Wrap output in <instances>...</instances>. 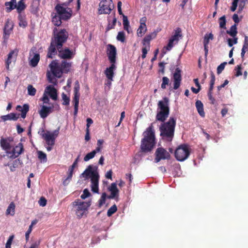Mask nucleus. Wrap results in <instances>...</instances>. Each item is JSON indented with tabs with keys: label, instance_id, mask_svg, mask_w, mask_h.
Here are the masks:
<instances>
[{
	"label": "nucleus",
	"instance_id": "1",
	"mask_svg": "<svg viewBox=\"0 0 248 248\" xmlns=\"http://www.w3.org/2000/svg\"><path fill=\"white\" fill-rule=\"evenodd\" d=\"M49 66L50 71H48L46 74L48 80L54 85H56V78H60L63 72H68L70 71L71 63L63 61L60 65L56 61H53Z\"/></svg>",
	"mask_w": 248,
	"mask_h": 248
},
{
	"label": "nucleus",
	"instance_id": "2",
	"mask_svg": "<svg viewBox=\"0 0 248 248\" xmlns=\"http://www.w3.org/2000/svg\"><path fill=\"white\" fill-rule=\"evenodd\" d=\"M143 135L144 138L141 141V150L142 152H149L153 149L155 143V132L152 126L148 127Z\"/></svg>",
	"mask_w": 248,
	"mask_h": 248
},
{
	"label": "nucleus",
	"instance_id": "3",
	"mask_svg": "<svg viewBox=\"0 0 248 248\" xmlns=\"http://www.w3.org/2000/svg\"><path fill=\"white\" fill-rule=\"evenodd\" d=\"M176 120L170 117L167 122L163 123L159 127L160 136L162 138L168 141H171L174 136Z\"/></svg>",
	"mask_w": 248,
	"mask_h": 248
},
{
	"label": "nucleus",
	"instance_id": "4",
	"mask_svg": "<svg viewBox=\"0 0 248 248\" xmlns=\"http://www.w3.org/2000/svg\"><path fill=\"white\" fill-rule=\"evenodd\" d=\"M81 175L85 179L91 178V190L93 192L98 193L99 176L97 169L89 166Z\"/></svg>",
	"mask_w": 248,
	"mask_h": 248
},
{
	"label": "nucleus",
	"instance_id": "5",
	"mask_svg": "<svg viewBox=\"0 0 248 248\" xmlns=\"http://www.w3.org/2000/svg\"><path fill=\"white\" fill-rule=\"evenodd\" d=\"M170 112L168 99L164 98L158 103L156 119L157 121L164 122L168 117Z\"/></svg>",
	"mask_w": 248,
	"mask_h": 248
},
{
	"label": "nucleus",
	"instance_id": "6",
	"mask_svg": "<svg viewBox=\"0 0 248 248\" xmlns=\"http://www.w3.org/2000/svg\"><path fill=\"white\" fill-rule=\"evenodd\" d=\"M73 205L77 216H83L86 215L88 209L91 205V202H82L78 199L73 202Z\"/></svg>",
	"mask_w": 248,
	"mask_h": 248
},
{
	"label": "nucleus",
	"instance_id": "7",
	"mask_svg": "<svg viewBox=\"0 0 248 248\" xmlns=\"http://www.w3.org/2000/svg\"><path fill=\"white\" fill-rule=\"evenodd\" d=\"M60 129V127H58L57 129L52 132L42 130L41 131H39V133L44 139L47 145L53 146L55 144V139L59 135Z\"/></svg>",
	"mask_w": 248,
	"mask_h": 248
},
{
	"label": "nucleus",
	"instance_id": "8",
	"mask_svg": "<svg viewBox=\"0 0 248 248\" xmlns=\"http://www.w3.org/2000/svg\"><path fill=\"white\" fill-rule=\"evenodd\" d=\"M57 29L55 28L53 30L54 37L52 39L53 42H55L57 45V49H61L63 44L66 41L68 34L65 30L63 29L56 32Z\"/></svg>",
	"mask_w": 248,
	"mask_h": 248
},
{
	"label": "nucleus",
	"instance_id": "9",
	"mask_svg": "<svg viewBox=\"0 0 248 248\" xmlns=\"http://www.w3.org/2000/svg\"><path fill=\"white\" fill-rule=\"evenodd\" d=\"M73 0H69L67 3H64L56 6L55 9L57 14L61 17L62 19L67 20L72 16V10L67 7V5Z\"/></svg>",
	"mask_w": 248,
	"mask_h": 248
},
{
	"label": "nucleus",
	"instance_id": "10",
	"mask_svg": "<svg viewBox=\"0 0 248 248\" xmlns=\"http://www.w3.org/2000/svg\"><path fill=\"white\" fill-rule=\"evenodd\" d=\"M190 155V148L185 144L178 146L175 151V156L179 161H183L186 159Z\"/></svg>",
	"mask_w": 248,
	"mask_h": 248
},
{
	"label": "nucleus",
	"instance_id": "11",
	"mask_svg": "<svg viewBox=\"0 0 248 248\" xmlns=\"http://www.w3.org/2000/svg\"><path fill=\"white\" fill-rule=\"evenodd\" d=\"M112 0H102L99 3L98 12L99 14H109L113 9Z\"/></svg>",
	"mask_w": 248,
	"mask_h": 248
},
{
	"label": "nucleus",
	"instance_id": "12",
	"mask_svg": "<svg viewBox=\"0 0 248 248\" xmlns=\"http://www.w3.org/2000/svg\"><path fill=\"white\" fill-rule=\"evenodd\" d=\"M181 37V30L179 28H177L175 31L174 34L170 39L168 45L164 47V48L168 51L171 50L173 46L178 43Z\"/></svg>",
	"mask_w": 248,
	"mask_h": 248
},
{
	"label": "nucleus",
	"instance_id": "13",
	"mask_svg": "<svg viewBox=\"0 0 248 248\" xmlns=\"http://www.w3.org/2000/svg\"><path fill=\"white\" fill-rule=\"evenodd\" d=\"M23 146L21 143H19L15 147L7 151L6 155L10 158H16L23 152Z\"/></svg>",
	"mask_w": 248,
	"mask_h": 248
},
{
	"label": "nucleus",
	"instance_id": "14",
	"mask_svg": "<svg viewBox=\"0 0 248 248\" xmlns=\"http://www.w3.org/2000/svg\"><path fill=\"white\" fill-rule=\"evenodd\" d=\"M23 146L21 143H19L15 147L7 151L6 155L10 158H16L23 152Z\"/></svg>",
	"mask_w": 248,
	"mask_h": 248
},
{
	"label": "nucleus",
	"instance_id": "15",
	"mask_svg": "<svg viewBox=\"0 0 248 248\" xmlns=\"http://www.w3.org/2000/svg\"><path fill=\"white\" fill-rule=\"evenodd\" d=\"M155 161L156 163H158L161 160L167 159L170 157L169 153L162 147L158 148L155 151Z\"/></svg>",
	"mask_w": 248,
	"mask_h": 248
},
{
	"label": "nucleus",
	"instance_id": "16",
	"mask_svg": "<svg viewBox=\"0 0 248 248\" xmlns=\"http://www.w3.org/2000/svg\"><path fill=\"white\" fill-rule=\"evenodd\" d=\"M172 79L174 83L173 88L176 90L180 87L182 80L181 70L179 68H176L172 73Z\"/></svg>",
	"mask_w": 248,
	"mask_h": 248
},
{
	"label": "nucleus",
	"instance_id": "17",
	"mask_svg": "<svg viewBox=\"0 0 248 248\" xmlns=\"http://www.w3.org/2000/svg\"><path fill=\"white\" fill-rule=\"evenodd\" d=\"M107 53L110 62L111 63H115L116 55V47L112 45H108Z\"/></svg>",
	"mask_w": 248,
	"mask_h": 248
},
{
	"label": "nucleus",
	"instance_id": "18",
	"mask_svg": "<svg viewBox=\"0 0 248 248\" xmlns=\"http://www.w3.org/2000/svg\"><path fill=\"white\" fill-rule=\"evenodd\" d=\"M35 48H32L30 52V63L32 67H35L40 60L39 54L35 53Z\"/></svg>",
	"mask_w": 248,
	"mask_h": 248
},
{
	"label": "nucleus",
	"instance_id": "19",
	"mask_svg": "<svg viewBox=\"0 0 248 248\" xmlns=\"http://www.w3.org/2000/svg\"><path fill=\"white\" fill-rule=\"evenodd\" d=\"M13 141V139L11 138H1L0 141V145L2 150L7 153V151H9L11 149L12 145L11 142Z\"/></svg>",
	"mask_w": 248,
	"mask_h": 248
},
{
	"label": "nucleus",
	"instance_id": "20",
	"mask_svg": "<svg viewBox=\"0 0 248 248\" xmlns=\"http://www.w3.org/2000/svg\"><path fill=\"white\" fill-rule=\"evenodd\" d=\"M247 1L248 0H233L231 7V11L234 12L236 9L237 6H238L239 11H242Z\"/></svg>",
	"mask_w": 248,
	"mask_h": 248
},
{
	"label": "nucleus",
	"instance_id": "21",
	"mask_svg": "<svg viewBox=\"0 0 248 248\" xmlns=\"http://www.w3.org/2000/svg\"><path fill=\"white\" fill-rule=\"evenodd\" d=\"M75 55L73 51L70 50L69 48H66L64 49L59 50V55L62 59H70L72 58Z\"/></svg>",
	"mask_w": 248,
	"mask_h": 248
},
{
	"label": "nucleus",
	"instance_id": "22",
	"mask_svg": "<svg viewBox=\"0 0 248 248\" xmlns=\"http://www.w3.org/2000/svg\"><path fill=\"white\" fill-rule=\"evenodd\" d=\"M44 93H46L47 95L50 96V98L54 100H56L57 99V90L52 85L47 86Z\"/></svg>",
	"mask_w": 248,
	"mask_h": 248
},
{
	"label": "nucleus",
	"instance_id": "23",
	"mask_svg": "<svg viewBox=\"0 0 248 248\" xmlns=\"http://www.w3.org/2000/svg\"><path fill=\"white\" fill-rule=\"evenodd\" d=\"M116 68V66L114 63H111V65L107 68L105 71V74L107 78L109 81L107 83L108 84L110 85L111 81L113 80V77L114 76V71Z\"/></svg>",
	"mask_w": 248,
	"mask_h": 248
},
{
	"label": "nucleus",
	"instance_id": "24",
	"mask_svg": "<svg viewBox=\"0 0 248 248\" xmlns=\"http://www.w3.org/2000/svg\"><path fill=\"white\" fill-rule=\"evenodd\" d=\"M53 108V107L52 106L47 107L46 106L43 105L41 107V109L39 111L40 117L43 119L46 118L49 114L52 112Z\"/></svg>",
	"mask_w": 248,
	"mask_h": 248
},
{
	"label": "nucleus",
	"instance_id": "25",
	"mask_svg": "<svg viewBox=\"0 0 248 248\" xmlns=\"http://www.w3.org/2000/svg\"><path fill=\"white\" fill-rule=\"evenodd\" d=\"M17 55V51L16 50L11 51L8 55L6 61V66L7 70L9 69V65L12 62H15Z\"/></svg>",
	"mask_w": 248,
	"mask_h": 248
},
{
	"label": "nucleus",
	"instance_id": "26",
	"mask_svg": "<svg viewBox=\"0 0 248 248\" xmlns=\"http://www.w3.org/2000/svg\"><path fill=\"white\" fill-rule=\"evenodd\" d=\"M56 48H57V45L55 42L51 41L50 46L48 49V52L47 54V57L50 58H52L53 56L56 53Z\"/></svg>",
	"mask_w": 248,
	"mask_h": 248
},
{
	"label": "nucleus",
	"instance_id": "27",
	"mask_svg": "<svg viewBox=\"0 0 248 248\" xmlns=\"http://www.w3.org/2000/svg\"><path fill=\"white\" fill-rule=\"evenodd\" d=\"M157 33L155 31L147 35L142 41L143 45L150 46V42L153 39L155 38L156 36Z\"/></svg>",
	"mask_w": 248,
	"mask_h": 248
},
{
	"label": "nucleus",
	"instance_id": "28",
	"mask_svg": "<svg viewBox=\"0 0 248 248\" xmlns=\"http://www.w3.org/2000/svg\"><path fill=\"white\" fill-rule=\"evenodd\" d=\"M13 24L11 21H8L5 24L4 32V38H8L9 35L13 29Z\"/></svg>",
	"mask_w": 248,
	"mask_h": 248
},
{
	"label": "nucleus",
	"instance_id": "29",
	"mask_svg": "<svg viewBox=\"0 0 248 248\" xmlns=\"http://www.w3.org/2000/svg\"><path fill=\"white\" fill-rule=\"evenodd\" d=\"M16 110L21 112V117L24 119L26 117L27 113L29 110V106L28 104H24L22 107L17 106Z\"/></svg>",
	"mask_w": 248,
	"mask_h": 248
},
{
	"label": "nucleus",
	"instance_id": "30",
	"mask_svg": "<svg viewBox=\"0 0 248 248\" xmlns=\"http://www.w3.org/2000/svg\"><path fill=\"white\" fill-rule=\"evenodd\" d=\"M108 189L111 192V195L109 197V198L113 199L117 196L119 191L115 183H112Z\"/></svg>",
	"mask_w": 248,
	"mask_h": 248
},
{
	"label": "nucleus",
	"instance_id": "31",
	"mask_svg": "<svg viewBox=\"0 0 248 248\" xmlns=\"http://www.w3.org/2000/svg\"><path fill=\"white\" fill-rule=\"evenodd\" d=\"M5 6L6 7V11L10 12L12 10L16 8V0H11L10 1L6 2L5 3Z\"/></svg>",
	"mask_w": 248,
	"mask_h": 248
},
{
	"label": "nucleus",
	"instance_id": "32",
	"mask_svg": "<svg viewBox=\"0 0 248 248\" xmlns=\"http://www.w3.org/2000/svg\"><path fill=\"white\" fill-rule=\"evenodd\" d=\"M196 107L199 114L202 117H204L205 113L203 110V105L201 101L197 100L196 102Z\"/></svg>",
	"mask_w": 248,
	"mask_h": 248
},
{
	"label": "nucleus",
	"instance_id": "33",
	"mask_svg": "<svg viewBox=\"0 0 248 248\" xmlns=\"http://www.w3.org/2000/svg\"><path fill=\"white\" fill-rule=\"evenodd\" d=\"M79 89L80 86L79 83L78 81L75 82V87H74V97L73 98V100H79L80 93H79Z\"/></svg>",
	"mask_w": 248,
	"mask_h": 248
},
{
	"label": "nucleus",
	"instance_id": "34",
	"mask_svg": "<svg viewBox=\"0 0 248 248\" xmlns=\"http://www.w3.org/2000/svg\"><path fill=\"white\" fill-rule=\"evenodd\" d=\"M18 118L15 113H11L9 114L3 115L1 116V119L3 121H6L8 120H16Z\"/></svg>",
	"mask_w": 248,
	"mask_h": 248
},
{
	"label": "nucleus",
	"instance_id": "35",
	"mask_svg": "<svg viewBox=\"0 0 248 248\" xmlns=\"http://www.w3.org/2000/svg\"><path fill=\"white\" fill-rule=\"evenodd\" d=\"M52 22L55 26H59L62 24L61 19H62L58 14L57 15L56 14H52Z\"/></svg>",
	"mask_w": 248,
	"mask_h": 248
},
{
	"label": "nucleus",
	"instance_id": "36",
	"mask_svg": "<svg viewBox=\"0 0 248 248\" xmlns=\"http://www.w3.org/2000/svg\"><path fill=\"white\" fill-rule=\"evenodd\" d=\"M15 205L13 202H12L9 205L6 212L7 215L13 216L15 213Z\"/></svg>",
	"mask_w": 248,
	"mask_h": 248
},
{
	"label": "nucleus",
	"instance_id": "37",
	"mask_svg": "<svg viewBox=\"0 0 248 248\" xmlns=\"http://www.w3.org/2000/svg\"><path fill=\"white\" fill-rule=\"evenodd\" d=\"M123 25L124 29L126 30L128 33H130L131 31L130 30L129 23L127 16L124 15H123Z\"/></svg>",
	"mask_w": 248,
	"mask_h": 248
},
{
	"label": "nucleus",
	"instance_id": "38",
	"mask_svg": "<svg viewBox=\"0 0 248 248\" xmlns=\"http://www.w3.org/2000/svg\"><path fill=\"white\" fill-rule=\"evenodd\" d=\"M227 33L232 37H236L237 33L236 25L232 26L230 29L227 31Z\"/></svg>",
	"mask_w": 248,
	"mask_h": 248
},
{
	"label": "nucleus",
	"instance_id": "39",
	"mask_svg": "<svg viewBox=\"0 0 248 248\" xmlns=\"http://www.w3.org/2000/svg\"><path fill=\"white\" fill-rule=\"evenodd\" d=\"M147 31V27L140 25L137 31V35L139 37H142Z\"/></svg>",
	"mask_w": 248,
	"mask_h": 248
},
{
	"label": "nucleus",
	"instance_id": "40",
	"mask_svg": "<svg viewBox=\"0 0 248 248\" xmlns=\"http://www.w3.org/2000/svg\"><path fill=\"white\" fill-rule=\"evenodd\" d=\"M26 7V5L23 1H19L17 4H16V9L17 12L18 13H20L22 11H23Z\"/></svg>",
	"mask_w": 248,
	"mask_h": 248
},
{
	"label": "nucleus",
	"instance_id": "41",
	"mask_svg": "<svg viewBox=\"0 0 248 248\" xmlns=\"http://www.w3.org/2000/svg\"><path fill=\"white\" fill-rule=\"evenodd\" d=\"M27 91L28 95L30 96H34L36 93V90L31 85H29L27 87Z\"/></svg>",
	"mask_w": 248,
	"mask_h": 248
},
{
	"label": "nucleus",
	"instance_id": "42",
	"mask_svg": "<svg viewBox=\"0 0 248 248\" xmlns=\"http://www.w3.org/2000/svg\"><path fill=\"white\" fill-rule=\"evenodd\" d=\"M78 157L74 162L72 165L70 167L68 171V174H70V177L73 175L74 169L77 166Z\"/></svg>",
	"mask_w": 248,
	"mask_h": 248
},
{
	"label": "nucleus",
	"instance_id": "43",
	"mask_svg": "<svg viewBox=\"0 0 248 248\" xmlns=\"http://www.w3.org/2000/svg\"><path fill=\"white\" fill-rule=\"evenodd\" d=\"M226 17L225 16H221L219 19V27L222 29H225L226 28Z\"/></svg>",
	"mask_w": 248,
	"mask_h": 248
},
{
	"label": "nucleus",
	"instance_id": "44",
	"mask_svg": "<svg viewBox=\"0 0 248 248\" xmlns=\"http://www.w3.org/2000/svg\"><path fill=\"white\" fill-rule=\"evenodd\" d=\"M213 39V35L210 33L209 34H206L204 37L203 44L208 45L210 40Z\"/></svg>",
	"mask_w": 248,
	"mask_h": 248
},
{
	"label": "nucleus",
	"instance_id": "45",
	"mask_svg": "<svg viewBox=\"0 0 248 248\" xmlns=\"http://www.w3.org/2000/svg\"><path fill=\"white\" fill-rule=\"evenodd\" d=\"M143 46L142 48V56L141 57L142 59H144L146 58V54L148 51L150 50V46L149 45H143Z\"/></svg>",
	"mask_w": 248,
	"mask_h": 248
},
{
	"label": "nucleus",
	"instance_id": "46",
	"mask_svg": "<svg viewBox=\"0 0 248 248\" xmlns=\"http://www.w3.org/2000/svg\"><path fill=\"white\" fill-rule=\"evenodd\" d=\"M117 39L121 42L125 41V33L124 31H119L117 36Z\"/></svg>",
	"mask_w": 248,
	"mask_h": 248
},
{
	"label": "nucleus",
	"instance_id": "47",
	"mask_svg": "<svg viewBox=\"0 0 248 248\" xmlns=\"http://www.w3.org/2000/svg\"><path fill=\"white\" fill-rule=\"evenodd\" d=\"M95 152L92 151L91 152L88 153L84 157V160L85 161H88L90 159L93 158L95 156Z\"/></svg>",
	"mask_w": 248,
	"mask_h": 248
},
{
	"label": "nucleus",
	"instance_id": "48",
	"mask_svg": "<svg viewBox=\"0 0 248 248\" xmlns=\"http://www.w3.org/2000/svg\"><path fill=\"white\" fill-rule=\"evenodd\" d=\"M169 79L166 77H164L162 78V83L161 84V88L165 89L166 88V86L169 84Z\"/></svg>",
	"mask_w": 248,
	"mask_h": 248
},
{
	"label": "nucleus",
	"instance_id": "49",
	"mask_svg": "<svg viewBox=\"0 0 248 248\" xmlns=\"http://www.w3.org/2000/svg\"><path fill=\"white\" fill-rule=\"evenodd\" d=\"M233 39L229 38L228 39V43L230 47H232L234 44L237 43L238 38L237 37H233Z\"/></svg>",
	"mask_w": 248,
	"mask_h": 248
},
{
	"label": "nucleus",
	"instance_id": "50",
	"mask_svg": "<svg viewBox=\"0 0 248 248\" xmlns=\"http://www.w3.org/2000/svg\"><path fill=\"white\" fill-rule=\"evenodd\" d=\"M117 206L115 205L112 206L108 211L107 215L108 216H111L117 211Z\"/></svg>",
	"mask_w": 248,
	"mask_h": 248
},
{
	"label": "nucleus",
	"instance_id": "51",
	"mask_svg": "<svg viewBox=\"0 0 248 248\" xmlns=\"http://www.w3.org/2000/svg\"><path fill=\"white\" fill-rule=\"evenodd\" d=\"M91 196V193L89 192V190L87 188L85 189L83 191L82 194L81 195L80 197L82 199H85L86 198L90 197Z\"/></svg>",
	"mask_w": 248,
	"mask_h": 248
},
{
	"label": "nucleus",
	"instance_id": "52",
	"mask_svg": "<svg viewBox=\"0 0 248 248\" xmlns=\"http://www.w3.org/2000/svg\"><path fill=\"white\" fill-rule=\"evenodd\" d=\"M106 197H107V194L105 193H103L102 194L101 198L99 201V206L100 207L102 206L105 203Z\"/></svg>",
	"mask_w": 248,
	"mask_h": 248
},
{
	"label": "nucleus",
	"instance_id": "53",
	"mask_svg": "<svg viewBox=\"0 0 248 248\" xmlns=\"http://www.w3.org/2000/svg\"><path fill=\"white\" fill-rule=\"evenodd\" d=\"M62 98L63 101V104L64 105H68L69 104L70 99L65 94L63 93L62 95Z\"/></svg>",
	"mask_w": 248,
	"mask_h": 248
},
{
	"label": "nucleus",
	"instance_id": "54",
	"mask_svg": "<svg viewBox=\"0 0 248 248\" xmlns=\"http://www.w3.org/2000/svg\"><path fill=\"white\" fill-rule=\"evenodd\" d=\"M227 64L226 62H224L220 64L217 68V73L218 74H220L224 70L225 65Z\"/></svg>",
	"mask_w": 248,
	"mask_h": 248
},
{
	"label": "nucleus",
	"instance_id": "55",
	"mask_svg": "<svg viewBox=\"0 0 248 248\" xmlns=\"http://www.w3.org/2000/svg\"><path fill=\"white\" fill-rule=\"evenodd\" d=\"M14 238V235H12L10 236V237H9V238L6 242V244L5 245V248H11V245L12 244V243Z\"/></svg>",
	"mask_w": 248,
	"mask_h": 248
},
{
	"label": "nucleus",
	"instance_id": "56",
	"mask_svg": "<svg viewBox=\"0 0 248 248\" xmlns=\"http://www.w3.org/2000/svg\"><path fill=\"white\" fill-rule=\"evenodd\" d=\"M74 105V115H76L78 111L79 100H73Z\"/></svg>",
	"mask_w": 248,
	"mask_h": 248
},
{
	"label": "nucleus",
	"instance_id": "57",
	"mask_svg": "<svg viewBox=\"0 0 248 248\" xmlns=\"http://www.w3.org/2000/svg\"><path fill=\"white\" fill-rule=\"evenodd\" d=\"M38 157L39 159L43 160L44 161H46V155L41 151H39L38 152Z\"/></svg>",
	"mask_w": 248,
	"mask_h": 248
},
{
	"label": "nucleus",
	"instance_id": "58",
	"mask_svg": "<svg viewBox=\"0 0 248 248\" xmlns=\"http://www.w3.org/2000/svg\"><path fill=\"white\" fill-rule=\"evenodd\" d=\"M242 49L247 51L248 50V36H245V40Z\"/></svg>",
	"mask_w": 248,
	"mask_h": 248
},
{
	"label": "nucleus",
	"instance_id": "59",
	"mask_svg": "<svg viewBox=\"0 0 248 248\" xmlns=\"http://www.w3.org/2000/svg\"><path fill=\"white\" fill-rule=\"evenodd\" d=\"M236 70L235 76L236 77H238L241 76L242 75V73L241 72V65H238L235 69Z\"/></svg>",
	"mask_w": 248,
	"mask_h": 248
},
{
	"label": "nucleus",
	"instance_id": "60",
	"mask_svg": "<svg viewBox=\"0 0 248 248\" xmlns=\"http://www.w3.org/2000/svg\"><path fill=\"white\" fill-rule=\"evenodd\" d=\"M42 100L44 104H49V99L46 93H44Z\"/></svg>",
	"mask_w": 248,
	"mask_h": 248
},
{
	"label": "nucleus",
	"instance_id": "61",
	"mask_svg": "<svg viewBox=\"0 0 248 248\" xmlns=\"http://www.w3.org/2000/svg\"><path fill=\"white\" fill-rule=\"evenodd\" d=\"M72 177V176H71L70 177V174H68L67 177L63 181V185H64V186L67 185L69 183Z\"/></svg>",
	"mask_w": 248,
	"mask_h": 248
},
{
	"label": "nucleus",
	"instance_id": "62",
	"mask_svg": "<svg viewBox=\"0 0 248 248\" xmlns=\"http://www.w3.org/2000/svg\"><path fill=\"white\" fill-rule=\"evenodd\" d=\"M39 203L40 206H44L46 205V201L44 198H41L39 201Z\"/></svg>",
	"mask_w": 248,
	"mask_h": 248
},
{
	"label": "nucleus",
	"instance_id": "63",
	"mask_svg": "<svg viewBox=\"0 0 248 248\" xmlns=\"http://www.w3.org/2000/svg\"><path fill=\"white\" fill-rule=\"evenodd\" d=\"M19 25L20 27H25L27 25V23L25 20L20 18Z\"/></svg>",
	"mask_w": 248,
	"mask_h": 248
},
{
	"label": "nucleus",
	"instance_id": "64",
	"mask_svg": "<svg viewBox=\"0 0 248 248\" xmlns=\"http://www.w3.org/2000/svg\"><path fill=\"white\" fill-rule=\"evenodd\" d=\"M146 20H147V18L145 16L141 18L140 19V25L146 26Z\"/></svg>",
	"mask_w": 248,
	"mask_h": 248
}]
</instances>
